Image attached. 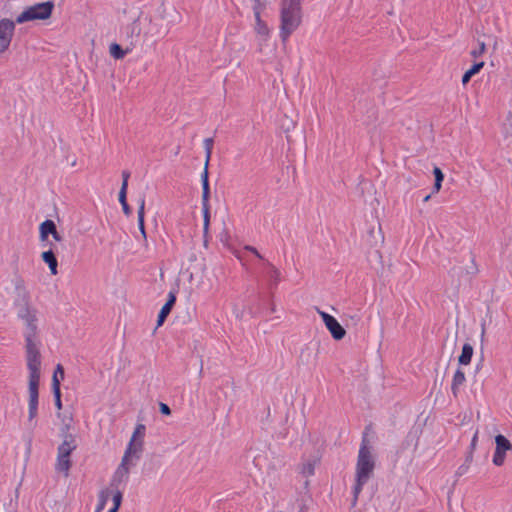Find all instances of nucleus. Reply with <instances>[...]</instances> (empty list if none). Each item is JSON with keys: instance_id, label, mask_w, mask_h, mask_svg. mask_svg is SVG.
Instances as JSON below:
<instances>
[{"instance_id": "1", "label": "nucleus", "mask_w": 512, "mask_h": 512, "mask_svg": "<svg viewBox=\"0 0 512 512\" xmlns=\"http://www.w3.org/2000/svg\"><path fill=\"white\" fill-rule=\"evenodd\" d=\"M17 317L24 326V349L28 370V421L33 423L38 416L39 384L42 365L37 309L31 306L27 300L18 308Z\"/></svg>"}, {"instance_id": "2", "label": "nucleus", "mask_w": 512, "mask_h": 512, "mask_svg": "<svg viewBox=\"0 0 512 512\" xmlns=\"http://www.w3.org/2000/svg\"><path fill=\"white\" fill-rule=\"evenodd\" d=\"M375 468V460L372 454L371 447L369 446L366 437L362 439L357 463L355 468V485L353 487V505L356 504L358 497L363 489V486L368 482L372 476Z\"/></svg>"}, {"instance_id": "3", "label": "nucleus", "mask_w": 512, "mask_h": 512, "mask_svg": "<svg viewBox=\"0 0 512 512\" xmlns=\"http://www.w3.org/2000/svg\"><path fill=\"white\" fill-rule=\"evenodd\" d=\"M302 22L301 5L298 0H282L279 36L286 43Z\"/></svg>"}, {"instance_id": "4", "label": "nucleus", "mask_w": 512, "mask_h": 512, "mask_svg": "<svg viewBox=\"0 0 512 512\" xmlns=\"http://www.w3.org/2000/svg\"><path fill=\"white\" fill-rule=\"evenodd\" d=\"M77 449L76 438L70 433L62 435V442L57 448V456L55 462V470L63 474L65 477L69 476L70 468L72 466L71 454Z\"/></svg>"}, {"instance_id": "5", "label": "nucleus", "mask_w": 512, "mask_h": 512, "mask_svg": "<svg viewBox=\"0 0 512 512\" xmlns=\"http://www.w3.org/2000/svg\"><path fill=\"white\" fill-rule=\"evenodd\" d=\"M162 25L149 16L139 17L127 27L128 37L133 38L143 35L144 39L157 36L161 32Z\"/></svg>"}, {"instance_id": "6", "label": "nucleus", "mask_w": 512, "mask_h": 512, "mask_svg": "<svg viewBox=\"0 0 512 512\" xmlns=\"http://www.w3.org/2000/svg\"><path fill=\"white\" fill-rule=\"evenodd\" d=\"M54 3L51 1L36 3L26 7L15 19L17 24L35 20H46L52 15Z\"/></svg>"}, {"instance_id": "7", "label": "nucleus", "mask_w": 512, "mask_h": 512, "mask_svg": "<svg viewBox=\"0 0 512 512\" xmlns=\"http://www.w3.org/2000/svg\"><path fill=\"white\" fill-rule=\"evenodd\" d=\"M202 182V214H203V232L204 235L208 234L209 225H210V186H209V178L206 171H203L201 175Z\"/></svg>"}, {"instance_id": "8", "label": "nucleus", "mask_w": 512, "mask_h": 512, "mask_svg": "<svg viewBox=\"0 0 512 512\" xmlns=\"http://www.w3.org/2000/svg\"><path fill=\"white\" fill-rule=\"evenodd\" d=\"M15 28V21L8 18L0 20V55L9 49L15 33Z\"/></svg>"}, {"instance_id": "9", "label": "nucleus", "mask_w": 512, "mask_h": 512, "mask_svg": "<svg viewBox=\"0 0 512 512\" xmlns=\"http://www.w3.org/2000/svg\"><path fill=\"white\" fill-rule=\"evenodd\" d=\"M495 451L492 462L495 466H502L505 462L506 453L512 449L511 442L504 435L495 436Z\"/></svg>"}, {"instance_id": "10", "label": "nucleus", "mask_w": 512, "mask_h": 512, "mask_svg": "<svg viewBox=\"0 0 512 512\" xmlns=\"http://www.w3.org/2000/svg\"><path fill=\"white\" fill-rule=\"evenodd\" d=\"M318 313L322 318L327 330L331 333L332 337L335 340H341L345 337V329L341 326V324L337 321V319L334 316L320 310L318 311Z\"/></svg>"}, {"instance_id": "11", "label": "nucleus", "mask_w": 512, "mask_h": 512, "mask_svg": "<svg viewBox=\"0 0 512 512\" xmlns=\"http://www.w3.org/2000/svg\"><path fill=\"white\" fill-rule=\"evenodd\" d=\"M254 32L257 37L259 51L262 52L271 37V30L267 23L262 18H259V20H255Z\"/></svg>"}, {"instance_id": "12", "label": "nucleus", "mask_w": 512, "mask_h": 512, "mask_svg": "<svg viewBox=\"0 0 512 512\" xmlns=\"http://www.w3.org/2000/svg\"><path fill=\"white\" fill-rule=\"evenodd\" d=\"M133 464L134 463H128L124 460H121L120 465L118 466V468L116 469V471L113 474V477H112V480H111V483L109 486L112 488H118V486L120 484L126 483L128 480V477H129L130 467Z\"/></svg>"}, {"instance_id": "13", "label": "nucleus", "mask_w": 512, "mask_h": 512, "mask_svg": "<svg viewBox=\"0 0 512 512\" xmlns=\"http://www.w3.org/2000/svg\"><path fill=\"white\" fill-rule=\"evenodd\" d=\"M115 492H121L119 488L106 487L102 489L98 494V502L96 505L95 512H102L108 502L111 499L113 501V495Z\"/></svg>"}, {"instance_id": "14", "label": "nucleus", "mask_w": 512, "mask_h": 512, "mask_svg": "<svg viewBox=\"0 0 512 512\" xmlns=\"http://www.w3.org/2000/svg\"><path fill=\"white\" fill-rule=\"evenodd\" d=\"M143 449V444L139 442L129 441V444L125 450L122 460L133 463V459H138Z\"/></svg>"}, {"instance_id": "15", "label": "nucleus", "mask_w": 512, "mask_h": 512, "mask_svg": "<svg viewBox=\"0 0 512 512\" xmlns=\"http://www.w3.org/2000/svg\"><path fill=\"white\" fill-rule=\"evenodd\" d=\"M56 229L54 221L50 219L43 221L39 226V240L41 242H47L48 236L53 234Z\"/></svg>"}, {"instance_id": "16", "label": "nucleus", "mask_w": 512, "mask_h": 512, "mask_svg": "<svg viewBox=\"0 0 512 512\" xmlns=\"http://www.w3.org/2000/svg\"><path fill=\"white\" fill-rule=\"evenodd\" d=\"M41 259L48 265L52 275L58 273V261L52 249L42 252Z\"/></svg>"}, {"instance_id": "17", "label": "nucleus", "mask_w": 512, "mask_h": 512, "mask_svg": "<svg viewBox=\"0 0 512 512\" xmlns=\"http://www.w3.org/2000/svg\"><path fill=\"white\" fill-rule=\"evenodd\" d=\"M134 48V43L131 42L130 46L126 49H123L119 44L112 43L109 46L110 55L115 59H123L127 54H129Z\"/></svg>"}, {"instance_id": "18", "label": "nucleus", "mask_w": 512, "mask_h": 512, "mask_svg": "<svg viewBox=\"0 0 512 512\" xmlns=\"http://www.w3.org/2000/svg\"><path fill=\"white\" fill-rule=\"evenodd\" d=\"M138 227L141 232V235L144 240H146L147 235L145 231V198L142 197L139 200V206H138Z\"/></svg>"}, {"instance_id": "19", "label": "nucleus", "mask_w": 512, "mask_h": 512, "mask_svg": "<svg viewBox=\"0 0 512 512\" xmlns=\"http://www.w3.org/2000/svg\"><path fill=\"white\" fill-rule=\"evenodd\" d=\"M465 373L461 369H457L453 375L451 390L454 396H457L460 387L465 383Z\"/></svg>"}, {"instance_id": "20", "label": "nucleus", "mask_w": 512, "mask_h": 512, "mask_svg": "<svg viewBox=\"0 0 512 512\" xmlns=\"http://www.w3.org/2000/svg\"><path fill=\"white\" fill-rule=\"evenodd\" d=\"M474 353L473 346L470 343H465L462 347L461 354L458 357L460 365H469Z\"/></svg>"}, {"instance_id": "21", "label": "nucleus", "mask_w": 512, "mask_h": 512, "mask_svg": "<svg viewBox=\"0 0 512 512\" xmlns=\"http://www.w3.org/2000/svg\"><path fill=\"white\" fill-rule=\"evenodd\" d=\"M485 63L483 61L474 63L471 68H469L462 76V84L465 86L469 83L471 78L478 74L481 69L484 67Z\"/></svg>"}, {"instance_id": "22", "label": "nucleus", "mask_w": 512, "mask_h": 512, "mask_svg": "<svg viewBox=\"0 0 512 512\" xmlns=\"http://www.w3.org/2000/svg\"><path fill=\"white\" fill-rule=\"evenodd\" d=\"M267 267L269 268V279L274 285H278L281 281V272L280 270L274 266L272 263L267 262Z\"/></svg>"}, {"instance_id": "23", "label": "nucleus", "mask_w": 512, "mask_h": 512, "mask_svg": "<svg viewBox=\"0 0 512 512\" xmlns=\"http://www.w3.org/2000/svg\"><path fill=\"white\" fill-rule=\"evenodd\" d=\"M53 395L55 400V406L58 410V412L62 409V401H61V390H60V380L54 379V385H53Z\"/></svg>"}, {"instance_id": "24", "label": "nucleus", "mask_w": 512, "mask_h": 512, "mask_svg": "<svg viewBox=\"0 0 512 512\" xmlns=\"http://www.w3.org/2000/svg\"><path fill=\"white\" fill-rule=\"evenodd\" d=\"M57 417L61 420V423L63 425V427H62L63 435L68 433V431L71 428L72 422H73L72 415L57 412Z\"/></svg>"}, {"instance_id": "25", "label": "nucleus", "mask_w": 512, "mask_h": 512, "mask_svg": "<svg viewBox=\"0 0 512 512\" xmlns=\"http://www.w3.org/2000/svg\"><path fill=\"white\" fill-rule=\"evenodd\" d=\"M145 430H146L145 425L138 424L134 429V432L132 434L130 441L134 440V442H139V443L143 444Z\"/></svg>"}, {"instance_id": "26", "label": "nucleus", "mask_w": 512, "mask_h": 512, "mask_svg": "<svg viewBox=\"0 0 512 512\" xmlns=\"http://www.w3.org/2000/svg\"><path fill=\"white\" fill-rule=\"evenodd\" d=\"M433 174H434V177H435V183H434L433 191L435 193H437V192L440 191V189L442 187V182H443V179H444V174H443V172L441 171V169L439 167H434Z\"/></svg>"}, {"instance_id": "27", "label": "nucleus", "mask_w": 512, "mask_h": 512, "mask_svg": "<svg viewBox=\"0 0 512 512\" xmlns=\"http://www.w3.org/2000/svg\"><path fill=\"white\" fill-rule=\"evenodd\" d=\"M204 148H205V152H206L204 171H206L208 173V164H209V161L211 158L212 148H213V139L212 138H207L204 140Z\"/></svg>"}, {"instance_id": "28", "label": "nucleus", "mask_w": 512, "mask_h": 512, "mask_svg": "<svg viewBox=\"0 0 512 512\" xmlns=\"http://www.w3.org/2000/svg\"><path fill=\"white\" fill-rule=\"evenodd\" d=\"M122 500H123L122 491L115 492V494L113 495V501H112L113 506L107 512H118V510L121 506Z\"/></svg>"}, {"instance_id": "29", "label": "nucleus", "mask_w": 512, "mask_h": 512, "mask_svg": "<svg viewBox=\"0 0 512 512\" xmlns=\"http://www.w3.org/2000/svg\"><path fill=\"white\" fill-rule=\"evenodd\" d=\"M172 308L168 307V305H163L159 314H158V318H157V327H160L163 325L165 319L167 318V316L169 315V313L171 312Z\"/></svg>"}, {"instance_id": "30", "label": "nucleus", "mask_w": 512, "mask_h": 512, "mask_svg": "<svg viewBox=\"0 0 512 512\" xmlns=\"http://www.w3.org/2000/svg\"><path fill=\"white\" fill-rule=\"evenodd\" d=\"M263 8V4L261 3L260 0H254L253 14L255 20H259V18H261Z\"/></svg>"}, {"instance_id": "31", "label": "nucleus", "mask_w": 512, "mask_h": 512, "mask_svg": "<svg viewBox=\"0 0 512 512\" xmlns=\"http://www.w3.org/2000/svg\"><path fill=\"white\" fill-rule=\"evenodd\" d=\"M486 51V44L484 42L479 43V47L471 51V56L473 58L481 57Z\"/></svg>"}, {"instance_id": "32", "label": "nucleus", "mask_w": 512, "mask_h": 512, "mask_svg": "<svg viewBox=\"0 0 512 512\" xmlns=\"http://www.w3.org/2000/svg\"><path fill=\"white\" fill-rule=\"evenodd\" d=\"M55 378L59 379V380H62L64 378V369H63V367L60 364H58L56 366V369H55V371L53 373L52 386L54 385V379Z\"/></svg>"}, {"instance_id": "33", "label": "nucleus", "mask_w": 512, "mask_h": 512, "mask_svg": "<svg viewBox=\"0 0 512 512\" xmlns=\"http://www.w3.org/2000/svg\"><path fill=\"white\" fill-rule=\"evenodd\" d=\"M130 177V173L128 171L122 172V185L121 188L127 189L128 188V180Z\"/></svg>"}, {"instance_id": "34", "label": "nucleus", "mask_w": 512, "mask_h": 512, "mask_svg": "<svg viewBox=\"0 0 512 512\" xmlns=\"http://www.w3.org/2000/svg\"><path fill=\"white\" fill-rule=\"evenodd\" d=\"M126 197H127V189L120 188V191H119V202H120V204L127 203Z\"/></svg>"}, {"instance_id": "35", "label": "nucleus", "mask_w": 512, "mask_h": 512, "mask_svg": "<svg viewBox=\"0 0 512 512\" xmlns=\"http://www.w3.org/2000/svg\"><path fill=\"white\" fill-rule=\"evenodd\" d=\"M244 249H245L246 251H249L250 253H253L257 258H259V259H263V256L258 252V250H257L255 247L250 246V245H246V246L244 247Z\"/></svg>"}, {"instance_id": "36", "label": "nucleus", "mask_w": 512, "mask_h": 512, "mask_svg": "<svg viewBox=\"0 0 512 512\" xmlns=\"http://www.w3.org/2000/svg\"><path fill=\"white\" fill-rule=\"evenodd\" d=\"M175 301H176V296L174 293L170 292L168 294V299H167V302L165 303V305H168V307L172 308L175 304Z\"/></svg>"}, {"instance_id": "37", "label": "nucleus", "mask_w": 512, "mask_h": 512, "mask_svg": "<svg viewBox=\"0 0 512 512\" xmlns=\"http://www.w3.org/2000/svg\"><path fill=\"white\" fill-rule=\"evenodd\" d=\"M160 412L162 414H164V415H170L171 414V410H170L169 406L164 404V403L160 404Z\"/></svg>"}, {"instance_id": "38", "label": "nucleus", "mask_w": 512, "mask_h": 512, "mask_svg": "<svg viewBox=\"0 0 512 512\" xmlns=\"http://www.w3.org/2000/svg\"><path fill=\"white\" fill-rule=\"evenodd\" d=\"M304 472L307 473L308 475H312L314 472V468H313L312 464L305 465Z\"/></svg>"}, {"instance_id": "39", "label": "nucleus", "mask_w": 512, "mask_h": 512, "mask_svg": "<svg viewBox=\"0 0 512 512\" xmlns=\"http://www.w3.org/2000/svg\"><path fill=\"white\" fill-rule=\"evenodd\" d=\"M121 206H122L124 214L129 216L130 213H131V210H130V207H129L128 203L121 204Z\"/></svg>"}, {"instance_id": "40", "label": "nucleus", "mask_w": 512, "mask_h": 512, "mask_svg": "<svg viewBox=\"0 0 512 512\" xmlns=\"http://www.w3.org/2000/svg\"><path fill=\"white\" fill-rule=\"evenodd\" d=\"M52 237L54 238L55 241H61L62 240V237L60 236L59 232L57 231V229L55 230V232L53 234H51Z\"/></svg>"}, {"instance_id": "41", "label": "nucleus", "mask_w": 512, "mask_h": 512, "mask_svg": "<svg viewBox=\"0 0 512 512\" xmlns=\"http://www.w3.org/2000/svg\"><path fill=\"white\" fill-rule=\"evenodd\" d=\"M16 288L17 289H23L25 290V285H24V281L23 280H19L17 285H16Z\"/></svg>"}, {"instance_id": "42", "label": "nucleus", "mask_w": 512, "mask_h": 512, "mask_svg": "<svg viewBox=\"0 0 512 512\" xmlns=\"http://www.w3.org/2000/svg\"><path fill=\"white\" fill-rule=\"evenodd\" d=\"M233 254L236 258L241 259V256L237 251H233Z\"/></svg>"}, {"instance_id": "43", "label": "nucleus", "mask_w": 512, "mask_h": 512, "mask_svg": "<svg viewBox=\"0 0 512 512\" xmlns=\"http://www.w3.org/2000/svg\"><path fill=\"white\" fill-rule=\"evenodd\" d=\"M429 199H430V195H427V196L424 198V202H427Z\"/></svg>"}, {"instance_id": "44", "label": "nucleus", "mask_w": 512, "mask_h": 512, "mask_svg": "<svg viewBox=\"0 0 512 512\" xmlns=\"http://www.w3.org/2000/svg\"><path fill=\"white\" fill-rule=\"evenodd\" d=\"M484 334H485V329L483 328V329H482V333H481V337H482V338L484 337Z\"/></svg>"}]
</instances>
